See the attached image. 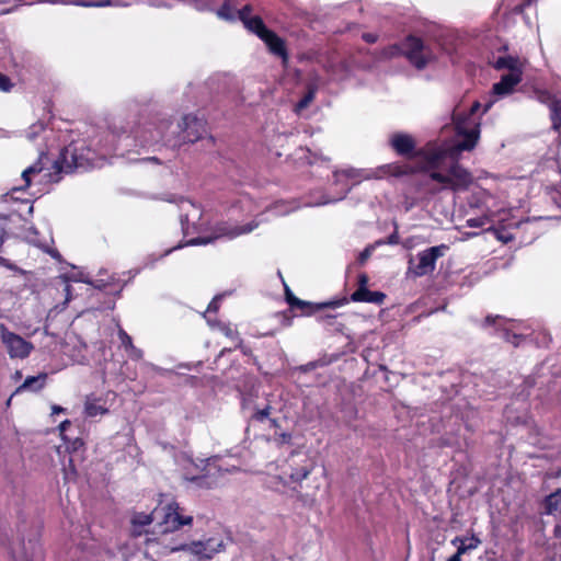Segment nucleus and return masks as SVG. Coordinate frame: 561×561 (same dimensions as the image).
Listing matches in <instances>:
<instances>
[{
	"instance_id": "9b49d317",
	"label": "nucleus",
	"mask_w": 561,
	"mask_h": 561,
	"mask_svg": "<svg viewBox=\"0 0 561 561\" xmlns=\"http://www.w3.org/2000/svg\"><path fill=\"white\" fill-rule=\"evenodd\" d=\"M485 323L489 325H495L500 336L505 341L512 343L515 346L519 345L523 335L513 332L516 329V325L512 321L505 320L499 316H489L485 318Z\"/></svg>"
},
{
	"instance_id": "e433bc0d",
	"label": "nucleus",
	"mask_w": 561,
	"mask_h": 561,
	"mask_svg": "<svg viewBox=\"0 0 561 561\" xmlns=\"http://www.w3.org/2000/svg\"><path fill=\"white\" fill-rule=\"evenodd\" d=\"M148 5L156 8H171L178 0H144Z\"/></svg>"
},
{
	"instance_id": "9d476101",
	"label": "nucleus",
	"mask_w": 561,
	"mask_h": 561,
	"mask_svg": "<svg viewBox=\"0 0 561 561\" xmlns=\"http://www.w3.org/2000/svg\"><path fill=\"white\" fill-rule=\"evenodd\" d=\"M369 179L370 174H362V171L356 169H345L342 171H335L334 172V185H341L340 195L334 198H323L314 205H325L329 203H334L337 201L343 199L347 193L351 191V186L347 184L348 180H355V184L359 183L360 179Z\"/></svg>"
},
{
	"instance_id": "603ef678",
	"label": "nucleus",
	"mask_w": 561,
	"mask_h": 561,
	"mask_svg": "<svg viewBox=\"0 0 561 561\" xmlns=\"http://www.w3.org/2000/svg\"><path fill=\"white\" fill-rule=\"evenodd\" d=\"M51 410H53V414L60 413V412L65 411V409L59 405H53Z\"/></svg>"
},
{
	"instance_id": "4c0bfd02",
	"label": "nucleus",
	"mask_w": 561,
	"mask_h": 561,
	"mask_svg": "<svg viewBox=\"0 0 561 561\" xmlns=\"http://www.w3.org/2000/svg\"><path fill=\"white\" fill-rule=\"evenodd\" d=\"M118 337L126 351L134 345L131 337L122 328L118 329Z\"/></svg>"
},
{
	"instance_id": "de8ad7c7",
	"label": "nucleus",
	"mask_w": 561,
	"mask_h": 561,
	"mask_svg": "<svg viewBox=\"0 0 561 561\" xmlns=\"http://www.w3.org/2000/svg\"><path fill=\"white\" fill-rule=\"evenodd\" d=\"M0 264L10 268V270H13L14 266L12 264L9 263V261L2 256H0Z\"/></svg>"
},
{
	"instance_id": "393cba45",
	"label": "nucleus",
	"mask_w": 561,
	"mask_h": 561,
	"mask_svg": "<svg viewBox=\"0 0 561 561\" xmlns=\"http://www.w3.org/2000/svg\"><path fill=\"white\" fill-rule=\"evenodd\" d=\"M185 480L203 489H210L216 484V480L211 478L209 473L193 477L185 476Z\"/></svg>"
},
{
	"instance_id": "cd10ccee",
	"label": "nucleus",
	"mask_w": 561,
	"mask_h": 561,
	"mask_svg": "<svg viewBox=\"0 0 561 561\" xmlns=\"http://www.w3.org/2000/svg\"><path fill=\"white\" fill-rule=\"evenodd\" d=\"M298 206H291L287 202H277L272 207L268 208V211H272L273 214L277 216H284L296 209Z\"/></svg>"
},
{
	"instance_id": "680f3d73",
	"label": "nucleus",
	"mask_w": 561,
	"mask_h": 561,
	"mask_svg": "<svg viewBox=\"0 0 561 561\" xmlns=\"http://www.w3.org/2000/svg\"><path fill=\"white\" fill-rule=\"evenodd\" d=\"M533 0H527V4H529Z\"/></svg>"
},
{
	"instance_id": "20e7f679",
	"label": "nucleus",
	"mask_w": 561,
	"mask_h": 561,
	"mask_svg": "<svg viewBox=\"0 0 561 561\" xmlns=\"http://www.w3.org/2000/svg\"><path fill=\"white\" fill-rule=\"evenodd\" d=\"M113 139V134L107 133L104 138L98 142L93 141L85 148L72 144L64 149L56 163L59 170L66 173L102 167L106 156L116 149Z\"/></svg>"
},
{
	"instance_id": "a211bd4d",
	"label": "nucleus",
	"mask_w": 561,
	"mask_h": 561,
	"mask_svg": "<svg viewBox=\"0 0 561 561\" xmlns=\"http://www.w3.org/2000/svg\"><path fill=\"white\" fill-rule=\"evenodd\" d=\"M46 380H47V374H45V373H42L37 376H28L24 380V382L20 387H18L16 393L22 392V391H33V392L39 391L41 389H43L45 387Z\"/></svg>"
},
{
	"instance_id": "79ce46f5",
	"label": "nucleus",
	"mask_w": 561,
	"mask_h": 561,
	"mask_svg": "<svg viewBox=\"0 0 561 561\" xmlns=\"http://www.w3.org/2000/svg\"><path fill=\"white\" fill-rule=\"evenodd\" d=\"M271 413V407L266 405L264 409L257 410L254 414V419L257 421H264Z\"/></svg>"
},
{
	"instance_id": "bf43d9fd",
	"label": "nucleus",
	"mask_w": 561,
	"mask_h": 561,
	"mask_svg": "<svg viewBox=\"0 0 561 561\" xmlns=\"http://www.w3.org/2000/svg\"><path fill=\"white\" fill-rule=\"evenodd\" d=\"M147 160H148V161L156 162V163H158V162H159V161H158V159H157L156 157L148 158Z\"/></svg>"
},
{
	"instance_id": "a19ab883",
	"label": "nucleus",
	"mask_w": 561,
	"mask_h": 561,
	"mask_svg": "<svg viewBox=\"0 0 561 561\" xmlns=\"http://www.w3.org/2000/svg\"><path fill=\"white\" fill-rule=\"evenodd\" d=\"M127 353H128L129 357H130L131 359H135V360H139V359H141V358H142V355H144L142 351H141L140 348L136 347L135 345H133L131 347H129V348L127 350Z\"/></svg>"
},
{
	"instance_id": "37998d69",
	"label": "nucleus",
	"mask_w": 561,
	"mask_h": 561,
	"mask_svg": "<svg viewBox=\"0 0 561 561\" xmlns=\"http://www.w3.org/2000/svg\"><path fill=\"white\" fill-rule=\"evenodd\" d=\"M12 84L9 78L0 72V90L8 92L11 89Z\"/></svg>"
},
{
	"instance_id": "1a4fd4ad",
	"label": "nucleus",
	"mask_w": 561,
	"mask_h": 561,
	"mask_svg": "<svg viewBox=\"0 0 561 561\" xmlns=\"http://www.w3.org/2000/svg\"><path fill=\"white\" fill-rule=\"evenodd\" d=\"M1 341L5 345L11 358H26L34 346L19 334L9 331L4 324H0Z\"/></svg>"
},
{
	"instance_id": "0eeeda50",
	"label": "nucleus",
	"mask_w": 561,
	"mask_h": 561,
	"mask_svg": "<svg viewBox=\"0 0 561 561\" xmlns=\"http://www.w3.org/2000/svg\"><path fill=\"white\" fill-rule=\"evenodd\" d=\"M397 54H403L417 69L425 68L435 58L430 46L415 36L407 37L400 46L394 45L390 47L389 55L393 56Z\"/></svg>"
},
{
	"instance_id": "4be33fe9",
	"label": "nucleus",
	"mask_w": 561,
	"mask_h": 561,
	"mask_svg": "<svg viewBox=\"0 0 561 561\" xmlns=\"http://www.w3.org/2000/svg\"><path fill=\"white\" fill-rule=\"evenodd\" d=\"M243 24L249 31L256 34L260 38H262L271 31L265 26L264 22L260 16H252L251 19L247 20V22Z\"/></svg>"
},
{
	"instance_id": "c85d7f7f",
	"label": "nucleus",
	"mask_w": 561,
	"mask_h": 561,
	"mask_svg": "<svg viewBox=\"0 0 561 561\" xmlns=\"http://www.w3.org/2000/svg\"><path fill=\"white\" fill-rule=\"evenodd\" d=\"M316 91H317L316 85H309L307 94L296 105L297 112L306 108L313 101Z\"/></svg>"
},
{
	"instance_id": "2f4dec72",
	"label": "nucleus",
	"mask_w": 561,
	"mask_h": 561,
	"mask_svg": "<svg viewBox=\"0 0 561 561\" xmlns=\"http://www.w3.org/2000/svg\"><path fill=\"white\" fill-rule=\"evenodd\" d=\"M285 291H286V300L290 307H293V308L297 307L299 309H304L306 306H308V302L296 298L287 286L285 287Z\"/></svg>"
},
{
	"instance_id": "49530a36",
	"label": "nucleus",
	"mask_w": 561,
	"mask_h": 561,
	"mask_svg": "<svg viewBox=\"0 0 561 561\" xmlns=\"http://www.w3.org/2000/svg\"><path fill=\"white\" fill-rule=\"evenodd\" d=\"M363 39L367 43H375L377 41V36L371 33H365L363 34Z\"/></svg>"
},
{
	"instance_id": "6e6552de",
	"label": "nucleus",
	"mask_w": 561,
	"mask_h": 561,
	"mask_svg": "<svg viewBox=\"0 0 561 561\" xmlns=\"http://www.w3.org/2000/svg\"><path fill=\"white\" fill-rule=\"evenodd\" d=\"M447 249V245L440 244L417 253L415 259H410L408 273L414 277H422L432 273L435 270L436 261L445 255Z\"/></svg>"
},
{
	"instance_id": "bb28decb",
	"label": "nucleus",
	"mask_w": 561,
	"mask_h": 561,
	"mask_svg": "<svg viewBox=\"0 0 561 561\" xmlns=\"http://www.w3.org/2000/svg\"><path fill=\"white\" fill-rule=\"evenodd\" d=\"M45 128H46L45 123L42 121H38V122L32 124L27 128V130L25 133V137L30 141H35L45 131Z\"/></svg>"
},
{
	"instance_id": "a18cd8bd",
	"label": "nucleus",
	"mask_w": 561,
	"mask_h": 561,
	"mask_svg": "<svg viewBox=\"0 0 561 561\" xmlns=\"http://www.w3.org/2000/svg\"><path fill=\"white\" fill-rule=\"evenodd\" d=\"M371 250L369 248H366L363 252H360L358 256V261L360 264L365 263L366 260L370 256Z\"/></svg>"
},
{
	"instance_id": "72a5a7b5",
	"label": "nucleus",
	"mask_w": 561,
	"mask_h": 561,
	"mask_svg": "<svg viewBox=\"0 0 561 561\" xmlns=\"http://www.w3.org/2000/svg\"><path fill=\"white\" fill-rule=\"evenodd\" d=\"M62 472H64V480L66 482H70V481H75L76 478H77V471H76V468L72 463V459L70 458L69 459V463L68 466H64V469H62Z\"/></svg>"
},
{
	"instance_id": "7c9ffc66",
	"label": "nucleus",
	"mask_w": 561,
	"mask_h": 561,
	"mask_svg": "<svg viewBox=\"0 0 561 561\" xmlns=\"http://www.w3.org/2000/svg\"><path fill=\"white\" fill-rule=\"evenodd\" d=\"M513 412H514L513 407H511V405L506 407V409L504 411V415L508 422L514 423V424L526 423V420H527L526 413H524L522 415H514Z\"/></svg>"
},
{
	"instance_id": "c03bdc74",
	"label": "nucleus",
	"mask_w": 561,
	"mask_h": 561,
	"mask_svg": "<svg viewBox=\"0 0 561 561\" xmlns=\"http://www.w3.org/2000/svg\"><path fill=\"white\" fill-rule=\"evenodd\" d=\"M220 297H215L208 305L207 312H216L219 308Z\"/></svg>"
},
{
	"instance_id": "58836bf2",
	"label": "nucleus",
	"mask_w": 561,
	"mask_h": 561,
	"mask_svg": "<svg viewBox=\"0 0 561 561\" xmlns=\"http://www.w3.org/2000/svg\"><path fill=\"white\" fill-rule=\"evenodd\" d=\"M140 0H108L104 1L105 3H111V7H130L133 4L138 3Z\"/></svg>"
},
{
	"instance_id": "8fccbe9b",
	"label": "nucleus",
	"mask_w": 561,
	"mask_h": 561,
	"mask_svg": "<svg viewBox=\"0 0 561 561\" xmlns=\"http://www.w3.org/2000/svg\"><path fill=\"white\" fill-rule=\"evenodd\" d=\"M70 424L71 423L68 420L61 422L59 425L60 433L62 434L67 430V427L70 426Z\"/></svg>"
},
{
	"instance_id": "052dcab7",
	"label": "nucleus",
	"mask_w": 561,
	"mask_h": 561,
	"mask_svg": "<svg viewBox=\"0 0 561 561\" xmlns=\"http://www.w3.org/2000/svg\"><path fill=\"white\" fill-rule=\"evenodd\" d=\"M554 530L557 534H559L561 531V525H557Z\"/></svg>"
},
{
	"instance_id": "b1692460",
	"label": "nucleus",
	"mask_w": 561,
	"mask_h": 561,
	"mask_svg": "<svg viewBox=\"0 0 561 561\" xmlns=\"http://www.w3.org/2000/svg\"><path fill=\"white\" fill-rule=\"evenodd\" d=\"M312 467L310 465H305L302 467L291 469L290 472H286L287 479L291 483H298L305 480L311 472Z\"/></svg>"
},
{
	"instance_id": "6e6d98bb",
	"label": "nucleus",
	"mask_w": 561,
	"mask_h": 561,
	"mask_svg": "<svg viewBox=\"0 0 561 561\" xmlns=\"http://www.w3.org/2000/svg\"><path fill=\"white\" fill-rule=\"evenodd\" d=\"M79 445L81 446V445H82V442H81L80 439H76V440L73 442V448L76 449V448H77V446H79Z\"/></svg>"
},
{
	"instance_id": "473e14b6",
	"label": "nucleus",
	"mask_w": 561,
	"mask_h": 561,
	"mask_svg": "<svg viewBox=\"0 0 561 561\" xmlns=\"http://www.w3.org/2000/svg\"><path fill=\"white\" fill-rule=\"evenodd\" d=\"M551 121L553 129L559 130L561 127V106L557 103L551 107Z\"/></svg>"
},
{
	"instance_id": "2eb2a0df",
	"label": "nucleus",
	"mask_w": 561,
	"mask_h": 561,
	"mask_svg": "<svg viewBox=\"0 0 561 561\" xmlns=\"http://www.w3.org/2000/svg\"><path fill=\"white\" fill-rule=\"evenodd\" d=\"M261 39L266 44L272 54L283 58L284 60L287 59L285 43L276 33L270 31Z\"/></svg>"
},
{
	"instance_id": "f3484780",
	"label": "nucleus",
	"mask_w": 561,
	"mask_h": 561,
	"mask_svg": "<svg viewBox=\"0 0 561 561\" xmlns=\"http://www.w3.org/2000/svg\"><path fill=\"white\" fill-rule=\"evenodd\" d=\"M108 412L104 402L101 398L94 396H88L84 402V414L88 417H95L98 415H104Z\"/></svg>"
},
{
	"instance_id": "864d4df0",
	"label": "nucleus",
	"mask_w": 561,
	"mask_h": 561,
	"mask_svg": "<svg viewBox=\"0 0 561 561\" xmlns=\"http://www.w3.org/2000/svg\"><path fill=\"white\" fill-rule=\"evenodd\" d=\"M389 243H391V244H396V243H398V238H397V236H396V234H391V236L389 237Z\"/></svg>"
},
{
	"instance_id": "4468645a",
	"label": "nucleus",
	"mask_w": 561,
	"mask_h": 561,
	"mask_svg": "<svg viewBox=\"0 0 561 561\" xmlns=\"http://www.w3.org/2000/svg\"><path fill=\"white\" fill-rule=\"evenodd\" d=\"M522 77H514L508 75H503L501 80L493 85V93L497 96H505L511 94L515 87L520 83Z\"/></svg>"
},
{
	"instance_id": "423d86ee",
	"label": "nucleus",
	"mask_w": 561,
	"mask_h": 561,
	"mask_svg": "<svg viewBox=\"0 0 561 561\" xmlns=\"http://www.w3.org/2000/svg\"><path fill=\"white\" fill-rule=\"evenodd\" d=\"M260 224H261V221H259L257 219H254L251 222L243 225V226L230 224V222H220L216 226V228L214 230V234L211 237H197V238L191 239L185 244H179V245L174 247L173 249L168 250L164 253V255H168L173 250L183 248L185 245H206L219 238L233 239L239 236L252 232L255 228L259 227Z\"/></svg>"
},
{
	"instance_id": "5701e85b",
	"label": "nucleus",
	"mask_w": 561,
	"mask_h": 561,
	"mask_svg": "<svg viewBox=\"0 0 561 561\" xmlns=\"http://www.w3.org/2000/svg\"><path fill=\"white\" fill-rule=\"evenodd\" d=\"M43 170V167L41 165L39 162L37 163H34L33 165L26 168L23 172H22V181H23V185L19 186V187H15V190H24L26 187H28L32 183V178L34 175H37L42 172Z\"/></svg>"
},
{
	"instance_id": "c9c22d12",
	"label": "nucleus",
	"mask_w": 561,
	"mask_h": 561,
	"mask_svg": "<svg viewBox=\"0 0 561 561\" xmlns=\"http://www.w3.org/2000/svg\"><path fill=\"white\" fill-rule=\"evenodd\" d=\"M193 5L198 11H211L214 9L213 0H193Z\"/></svg>"
},
{
	"instance_id": "a878e982",
	"label": "nucleus",
	"mask_w": 561,
	"mask_h": 561,
	"mask_svg": "<svg viewBox=\"0 0 561 561\" xmlns=\"http://www.w3.org/2000/svg\"><path fill=\"white\" fill-rule=\"evenodd\" d=\"M209 324L210 325H216L218 328V330L224 334L226 335L227 337H229L230 340L237 342L236 346H238L240 343H241V340L239 339V334L238 332L232 329L230 327V324H227V323H222V322H218V323H213L210 322V320H208Z\"/></svg>"
},
{
	"instance_id": "ea45409f",
	"label": "nucleus",
	"mask_w": 561,
	"mask_h": 561,
	"mask_svg": "<svg viewBox=\"0 0 561 561\" xmlns=\"http://www.w3.org/2000/svg\"><path fill=\"white\" fill-rule=\"evenodd\" d=\"M252 8L251 5H244L241 10L238 11V18L245 23L247 20L251 19Z\"/></svg>"
},
{
	"instance_id": "ddd939ff",
	"label": "nucleus",
	"mask_w": 561,
	"mask_h": 561,
	"mask_svg": "<svg viewBox=\"0 0 561 561\" xmlns=\"http://www.w3.org/2000/svg\"><path fill=\"white\" fill-rule=\"evenodd\" d=\"M390 145L401 156L411 154L415 148L413 138L407 134H394L390 139Z\"/></svg>"
},
{
	"instance_id": "f257e3e1",
	"label": "nucleus",
	"mask_w": 561,
	"mask_h": 561,
	"mask_svg": "<svg viewBox=\"0 0 561 561\" xmlns=\"http://www.w3.org/2000/svg\"><path fill=\"white\" fill-rule=\"evenodd\" d=\"M480 103L474 102L466 114L455 112V137L451 141L442 145L428 144L416 152L412 159L415 165L410 163H390L378 170L376 178L386 174L401 176L416 171H428L432 181L439 184V190L462 191L472 181L470 173L457 163L462 151L472 150L480 136V118L477 112Z\"/></svg>"
},
{
	"instance_id": "f03ea898",
	"label": "nucleus",
	"mask_w": 561,
	"mask_h": 561,
	"mask_svg": "<svg viewBox=\"0 0 561 561\" xmlns=\"http://www.w3.org/2000/svg\"><path fill=\"white\" fill-rule=\"evenodd\" d=\"M192 522L193 516L184 515L179 503L172 501L162 507L154 508L150 514L135 513L131 517L130 531L134 537H140L145 534V554H156L153 548L148 550V538L156 539L160 543L165 540V543H169V533H173L185 525H191ZM158 548L161 549L162 545L154 546V549Z\"/></svg>"
},
{
	"instance_id": "dca6fc26",
	"label": "nucleus",
	"mask_w": 561,
	"mask_h": 561,
	"mask_svg": "<svg viewBox=\"0 0 561 561\" xmlns=\"http://www.w3.org/2000/svg\"><path fill=\"white\" fill-rule=\"evenodd\" d=\"M385 298H386V295L383 293L370 291L366 287H358V289L352 294L353 301L382 304Z\"/></svg>"
},
{
	"instance_id": "6ab92c4d",
	"label": "nucleus",
	"mask_w": 561,
	"mask_h": 561,
	"mask_svg": "<svg viewBox=\"0 0 561 561\" xmlns=\"http://www.w3.org/2000/svg\"><path fill=\"white\" fill-rule=\"evenodd\" d=\"M490 198L491 196L486 191L479 190L471 194L469 205L470 207L482 208L485 209V211H490L488 205Z\"/></svg>"
},
{
	"instance_id": "4d7b16f0",
	"label": "nucleus",
	"mask_w": 561,
	"mask_h": 561,
	"mask_svg": "<svg viewBox=\"0 0 561 561\" xmlns=\"http://www.w3.org/2000/svg\"><path fill=\"white\" fill-rule=\"evenodd\" d=\"M65 290H66V293H67V299H69L70 286H69V285H66Z\"/></svg>"
},
{
	"instance_id": "aec40b11",
	"label": "nucleus",
	"mask_w": 561,
	"mask_h": 561,
	"mask_svg": "<svg viewBox=\"0 0 561 561\" xmlns=\"http://www.w3.org/2000/svg\"><path fill=\"white\" fill-rule=\"evenodd\" d=\"M480 542L481 541L474 536L469 537V538L456 537L451 541V543L457 547L458 552L462 553V554L466 553L467 551L478 548Z\"/></svg>"
},
{
	"instance_id": "13d9d810",
	"label": "nucleus",
	"mask_w": 561,
	"mask_h": 561,
	"mask_svg": "<svg viewBox=\"0 0 561 561\" xmlns=\"http://www.w3.org/2000/svg\"><path fill=\"white\" fill-rule=\"evenodd\" d=\"M491 105H492V103H491V102L486 103V104H485V106H484L483 112H488V111H489V108L491 107Z\"/></svg>"
},
{
	"instance_id": "f8f14e48",
	"label": "nucleus",
	"mask_w": 561,
	"mask_h": 561,
	"mask_svg": "<svg viewBox=\"0 0 561 561\" xmlns=\"http://www.w3.org/2000/svg\"><path fill=\"white\" fill-rule=\"evenodd\" d=\"M493 67L496 70H507L508 76L523 78L524 61L518 57L511 55L500 56L494 60Z\"/></svg>"
},
{
	"instance_id": "412c9836",
	"label": "nucleus",
	"mask_w": 561,
	"mask_h": 561,
	"mask_svg": "<svg viewBox=\"0 0 561 561\" xmlns=\"http://www.w3.org/2000/svg\"><path fill=\"white\" fill-rule=\"evenodd\" d=\"M265 484L267 488L277 491V492H285L286 488L290 485L289 480L287 479L286 471L283 474L279 476H270Z\"/></svg>"
},
{
	"instance_id": "c756f323",
	"label": "nucleus",
	"mask_w": 561,
	"mask_h": 561,
	"mask_svg": "<svg viewBox=\"0 0 561 561\" xmlns=\"http://www.w3.org/2000/svg\"><path fill=\"white\" fill-rule=\"evenodd\" d=\"M217 16L226 20V21H233L234 14L232 12V8L229 4V0H226L225 3L217 10Z\"/></svg>"
},
{
	"instance_id": "7ed1b4c3",
	"label": "nucleus",
	"mask_w": 561,
	"mask_h": 561,
	"mask_svg": "<svg viewBox=\"0 0 561 561\" xmlns=\"http://www.w3.org/2000/svg\"><path fill=\"white\" fill-rule=\"evenodd\" d=\"M206 133L205 122L194 115H185L174 124L169 119L149 122L135 130V138L140 146L147 147L159 142L178 147L183 142H195Z\"/></svg>"
},
{
	"instance_id": "f704fd0d",
	"label": "nucleus",
	"mask_w": 561,
	"mask_h": 561,
	"mask_svg": "<svg viewBox=\"0 0 561 561\" xmlns=\"http://www.w3.org/2000/svg\"><path fill=\"white\" fill-rule=\"evenodd\" d=\"M489 222V215L483 214L477 218L467 219V226L471 228H482L484 225Z\"/></svg>"
},
{
	"instance_id": "3c124183",
	"label": "nucleus",
	"mask_w": 561,
	"mask_h": 561,
	"mask_svg": "<svg viewBox=\"0 0 561 561\" xmlns=\"http://www.w3.org/2000/svg\"><path fill=\"white\" fill-rule=\"evenodd\" d=\"M462 553H459L458 551L453 554L447 561H461Z\"/></svg>"
},
{
	"instance_id": "5fc2aeb1",
	"label": "nucleus",
	"mask_w": 561,
	"mask_h": 561,
	"mask_svg": "<svg viewBox=\"0 0 561 561\" xmlns=\"http://www.w3.org/2000/svg\"><path fill=\"white\" fill-rule=\"evenodd\" d=\"M3 238H4V231L2 228H0V247L2 245L3 243Z\"/></svg>"
},
{
	"instance_id": "39448f33",
	"label": "nucleus",
	"mask_w": 561,
	"mask_h": 561,
	"mask_svg": "<svg viewBox=\"0 0 561 561\" xmlns=\"http://www.w3.org/2000/svg\"><path fill=\"white\" fill-rule=\"evenodd\" d=\"M156 545H162L161 549H153L156 554H168L175 551H186L196 557L199 561L211 559L215 554L225 549L224 540L216 537L181 545H172L170 541L169 543H165V540L160 543L156 541V539L148 538V550L150 548H154Z\"/></svg>"
},
{
	"instance_id": "09e8293b",
	"label": "nucleus",
	"mask_w": 561,
	"mask_h": 561,
	"mask_svg": "<svg viewBox=\"0 0 561 561\" xmlns=\"http://www.w3.org/2000/svg\"><path fill=\"white\" fill-rule=\"evenodd\" d=\"M368 277L365 274L359 275V287H366Z\"/></svg>"
}]
</instances>
